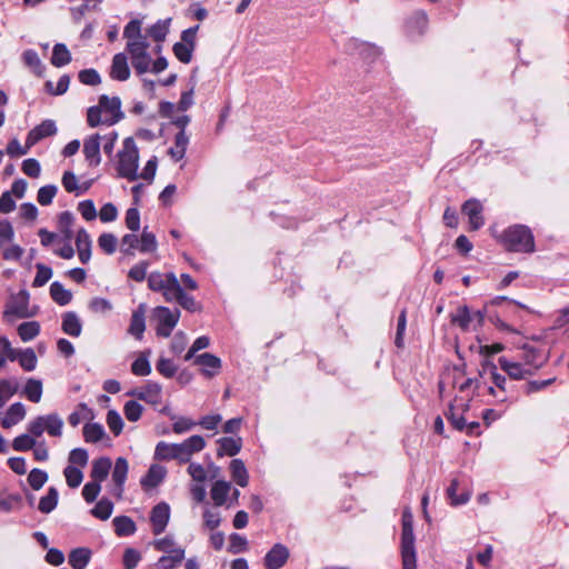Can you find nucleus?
Returning a JSON list of instances; mask_svg holds the SVG:
<instances>
[{
  "label": "nucleus",
  "instance_id": "1",
  "mask_svg": "<svg viewBox=\"0 0 569 569\" xmlns=\"http://www.w3.org/2000/svg\"><path fill=\"white\" fill-rule=\"evenodd\" d=\"M402 528L400 540V553L402 560V569L417 568L416 538L413 535V516L409 508L402 512Z\"/></svg>",
  "mask_w": 569,
  "mask_h": 569
},
{
  "label": "nucleus",
  "instance_id": "2",
  "mask_svg": "<svg viewBox=\"0 0 569 569\" xmlns=\"http://www.w3.org/2000/svg\"><path fill=\"white\" fill-rule=\"evenodd\" d=\"M502 243L510 251L533 252L535 240L531 230L522 224H515L503 231L500 237Z\"/></svg>",
  "mask_w": 569,
  "mask_h": 569
},
{
  "label": "nucleus",
  "instance_id": "3",
  "mask_svg": "<svg viewBox=\"0 0 569 569\" xmlns=\"http://www.w3.org/2000/svg\"><path fill=\"white\" fill-rule=\"evenodd\" d=\"M118 174L129 181L138 179L139 151L133 138L123 140L122 149L118 152Z\"/></svg>",
  "mask_w": 569,
  "mask_h": 569
},
{
  "label": "nucleus",
  "instance_id": "4",
  "mask_svg": "<svg viewBox=\"0 0 569 569\" xmlns=\"http://www.w3.org/2000/svg\"><path fill=\"white\" fill-rule=\"evenodd\" d=\"M30 295L26 289L20 290L17 293H11L3 311V317L8 321H12L13 318H31L36 316L38 308H29Z\"/></svg>",
  "mask_w": 569,
  "mask_h": 569
},
{
  "label": "nucleus",
  "instance_id": "5",
  "mask_svg": "<svg viewBox=\"0 0 569 569\" xmlns=\"http://www.w3.org/2000/svg\"><path fill=\"white\" fill-rule=\"evenodd\" d=\"M149 42L146 43H127L126 49L130 54L131 64L138 76L150 71L152 58L148 52Z\"/></svg>",
  "mask_w": 569,
  "mask_h": 569
},
{
  "label": "nucleus",
  "instance_id": "6",
  "mask_svg": "<svg viewBox=\"0 0 569 569\" xmlns=\"http://www.w3.org/2000/svg\"><path fill=\"white\" fill-rule=\"evenodd\" d=\"M153 318L158 322L157 335L160 337H169L177 326L180 317V311H171L167 307H157L153 309Z\"/></svg>",
  "mask_w": 569,
  "mask_h": 569
},
{
  "label": "nucleus",
  "instance_id": "7",
  "mask_svg": "<svg viewBox=\"0 0 569 569\" xmlns=\"http://www.w3.org/2000/svg\"><path fill=\"white\" fill-rule=\"evenodd\" d=\"M98 104L101 107L104 116H108L106 126H113L124 118V114L121 111V100L119 97L110 98L107 94H102L99 98Z\"/></svg>",
  "mask_w": 569,
  "mask_h": 569
},
{
  "label": "nucleus",
  "instance_id": "8",
  "mask_svg": "<svg viewBox=\"0 0 569 569\" xmlns=\"http://www.w3.org/2000/svg\"><path fill=\"white\" fill-rule=\"evenodd\" d=\"M204 447L206 441L203 437L198 435L189 437L181 443H177L178 461L180 463L189 462L191 457L200 452Z\"/></svg>",
  "mask_w": 569,
  "mask_h": 569
},
{
  "label": "nucleus",
  "instance_id": "9",
  "mask_svg": "<svg viewBox=\"0 0 569 569\" xmlns=\"http://www.w3.org/2000/svg\"><path fill=\"white\" fill-rule=\"evenodd\" d=\"M290 557V551L287 546L276 543L266 553L263 558V566L266 569H280L282 568Z\"/></svg>",
  "mask_w": 569,
  "mask_h": 569
},
{
  "label": "nucleus",
  "instance_id": "10",
  "mask_svg": "<svg viewBox=\"0 0 569 569\" xmlns=\"http://www.w3.org/2000/svg\"><path fill=\"white\" fill-rule=\"evenodd\" d=\"M461 211L468 217L471 230H478L485 224V218L482 216L483 207L479 200H467L462 204Z\"/></svg>",
  "mask_w": 569,
  "mask_h": 569
},
{
  "label": "nucleus",
  "instance_id": "11",
  "mask_svg": "<svg viewBox=\"0 0 569 569\" xmlns=\"http://www.w3.org/2000/svg\"><path fill=\"white\" fill-rule=\"evenodd\" d=\"M151 405H158L161 401V386L153 381H148L143 387L136 388L127 393Z\"/></svg>",
  "mask_w": 569,
  "mask_h": 569
},
{
  "label": "nucleus",
  "instance_id": "12",
  "mask_svg": "<svg viewBox=\"0 0 569 569\" xmlns=\"http://www.w3.org/2000/svg\"><path fill=\"white\" fill-rule=\"evenodd\" d=\"M170 518V507L166 502H160L152 508L151 511V523L152 532L160 535L164 531Z\"/></svg>",
  "mask_w": 569,
  "mask_h": 569
},
{
  "label": "nucleus",
  "instance_id": "13",
  "mask_svg": "<svg viewBox=\"0 0 569 569\" xmlns=\"http://www.w3.org/2000/svg\"><path fill=\"white\" fill-rule=\"evenodd\" d=\"M500 368L513 380H522L529 376L535 375L531 368L526 367L523 363L510 361L505 357L498 359Z\"/></svg>",
  "mask_w": 569,
  "mask_h": 569
},
{
  "label": "nucleus",
  "instance_id": "14",
  "mask_svg": "<svg viewBox=\"0 0 569 569\" xmlns=\"http://www.w3.org/2000/svg\"><path fill=\"white\" fill-rule=\"evenodd\" d=\"M101 136L96 133L83 141V154L90 167H98L101 162L100 148Z\"/></svg>",
  "mask_w": 569,
  "mask_h": 569
},
{
  "label": "nucleus",
  "instance_id": "15",
  "mask_svg": "<svg viewBox=\"0 0 569 569\" xmlns=\"http://www.w3.org/2000/svg\"><path fill=\"white\" fill-rule=\"evenodd\" d=\"M523 365L533 370V373L547 362V356L531 345L522 346Z\"/></svg>",
  "mask_w": 569,
  "mask_h": 569
},
{
  "label": "nucleus",
  "instance_id": "16",
  "mask_svg": "<svg viewBox=\"0 0 569 569\" xmlns=\"http://www.w3.org/2000/svg\"><path fill=\"white\" fill-rule=\"evenodd\" d=\"M146 311L147 307L144 303H140L138 308L132 312L130 326L128 332L136 339L141 340L146 330Z\"/></svg>",
  "mask_w": 569,
  "mask_h": 569
},
{
  "label": "nucleus",
  "instance_id": "17",
  "mask_svg": "<svg viewBox=\"0 0 569 569\" xmlns=\"http://www.w3.org/2000/svg\"><path fill=\"white\" fill-rule=\"evenodd\" d=\"M57 133V127L54 121L44 120L28 133V147L34 146L40 140L51 137Z\"/></svg>",
  "mask_w": 569,
  "mask_h": 569
},
{
  "label": "nucleus",
  "instance_id": "18",
  "mask_svg": "<svg viewBox=\"0 0 569 569\" xmlns=\"http://www.w3.org/2000/svg\"><path fill=\"white\" fill-rule=\"evenodd\" d=\"M110 77L118 81H126L129 79L130 69L128 66V58L124 53L120 52L113 56Z\"/></svg>",
  "mask_w": 569,
  "mask_h": 569
},
{
  "label": "nucleus",
  "instance_id": "19",
  "mask_svg": "<svg viewBox=\"0 0 569 569\" xmlns=\"http://www.w3.org/2000/svg\"><path fill=\"white\" fill-rule=\"evenodd\" d=\"M129 466L126 458L119 457L116 460L113 471H112V481L116 486V496L121 497L123 492V485L127 479Z\"/></svg>",
  "mask_w": 569,
  "mask_h": 569
},
{
  "label": "nucleus",
  "instance_id": "20",
  "mask_svg": "<svg viewBox=\"0 0 569 569\" xmlns=\"http://www.w3.org/2000/svg\"><path fill=\"white\" fill-rule=\"evenodd\" d=\"M26 407L21 402L12 403L6 411L4 417L1 419V427L4 429H10L16 426L20 421H22L26 417Z\"/></svg>",
  "mask_w": 569,
  "mask_h": 569
},
{
  "label": "nucleus",
  "instance_id": "21",
  "mask_svg": "<svg viewBox=\"0 0 569 569\" xmlns=\"http://www.w3.org/2000/svg\"><path fill=\"white\" fill-rule=\"evenodd\" d=\"M152 545L158 551L167 553L166 556H176V560H178L179 558H184V549L178 546V543L171 536L157 539L153 541Z\"/></svg>",
  "mask_w": 569,
  "mask_h": 569
},
{
  "label": "nucleus",
  "instance_id": "22",
  "mask_svg": "<svg viewBox=\"0 0 569 569\" xmlns=\"http://www.w3.org/2000/svg\"><path fill=\"white\" fill-rule=\"evenodd\" d=\"M91 238L83 228L77 232L76 247L79 259L82 263H88L91 258Z\"/></svg>",
  "mask_w": 569,
  "mask_h": 569
},
{
  "label": "nucleus",
  "instance_id": "23",
  "mask_svg": "<svg viewBox=\"0 0 569 569\" xmlns=\"http://www.w3.org/2000/svg\"><path fill=\"white\" fill-rule=\"evenodd\" d=\"M167 473L164 467L160 465H151L147 475L142 477L140 483L143 488H154L162 482Z\"/></svg>",
  "mask_w": 569,
  "mask_h": 569
},
{
  "label": "nucleus",
  "instance_id": "24",
  "mask_svg": "<svg viewBox=\"0 0 569 569\" xmlns=\"http://www.w3.org/2000/svg\"><path fill=\"white\" fill-rule=\"evenodd\" d=\"M219 448L217 455L219 457L230 456L233 457L241 450V438L223 437L218 440Z\"/></svg>",
  "mask_w": 569,
  "mask_h": 569
},
{
  "label": "nucleus",
  "instance_id": "25",
  "mask_svg": "<svg viewBox=\"0 0 569 569\" xmlns=\"http://www.w3.org/2000/svg\"><path fill=\"white\" fill-rule=\"evenodd\" d=\"M62 331L71 337H79L82 331V323L73 311H68L62 317Z\"/></svg>",
  "mask_w": 569,
  "mask_h": 569
},
{
  "label": "nucleus",
  "instance_id": "26",
  "mask_svg": "<svg viewBox=\"0 0 569 569\" xmlns=\"http://www.w3.org/2000/svg\"><path fill=\"white\" fill-rule=\"evenodd\" d=\"M90 558V549L84 547L76 548L69 553V565L73 569H84L88 566Z\"/></svg>",
  "mask_w": 569,
  "mask_h": 569
},
{
  "label": "nucleus",
  "instance_id": "27",
  "mask_svg": "<svg viewBox=\"0 0 569 569\" xmlns=\"http://www.w3.org/2000/svg\"><path fill=\"white\" fill-rule=\"evenodd\" d=\"M111 468V460L109 458L102 457L93 460L91 468V478L97 482H102L109 475Z\"/></svg>",
  "mask_w": 569,
  "mask_h": 569
},
{
  "label": "nucleus",
  "instance_id": "28",
  "mask_svg": "<svg viewBox=\"0 0 569 569\" xmlns=\"http://www.w3.org/2000/svg\"><path fill=\"white\" fill-rule=\"evenodd\" d=\"M112 523L114 531L119 537L131 536L137 530L134 521L127 516H118L113 518Z\"/></svg>",
  "mask_w": 569,
  "mask_h": 569
},
{
  "label": "nucleus",
  "instance_id": "29",
  "mask_svg": "<svg viewBox=\"0 0 569 569\" xmlns=\"http://www.w3.org/2000/svg\"><path fill=\"white\" fill-rule=\"evenodd\" d=\"M194 362L203 367L202 372L207 377H212L214 372H210L208 369L218 370L221 367V360L212 353L204 352L196 357Z\"/></svg>",
  "mask_w": 569,
  "mask_h": 569
},
{
  "label": "nucleus",
  "instance_id": "30",
  "mask_svg": "<svg viewBox=\"0 0 569 569\" xmlns=\"http://www.w3.org/2000/svg\"><path fill=\"white\" fill-rule=\"evenodd\" d=\"M230 489L231 483L224 480H218L212 485L210 493L216 506L220 507L226 503Z\"/></svg>",
  "mask_w": 569,
  "mask_h": 569
},
{
  "label": "nucleus",
  "instance_id": "31",
  "mask_svg": "<svg viewBox=\"0 0 569 569\" xmlns=\"http://www.w3.org/2000/svg\"><path fill=\"white\" fill-rule=\"evenodd\" d=\"M123 37L127 43H146L147 38L141 33V22L139 20H131L123 30Z\"/></svg>",
  "mask_w": 569,
  "mask_h": 569
},
{
  "label": "nucleus",
  "instance_id": "32",
  "mask_svg": "<svg viewBox=\"0 0 569 569\" xmlns=\"http://www.w3.org/2000/svg\"><path fill=\"white\" fill-rule=\"evenodd\" d=\"M21 59L24 66L28 67L34 74L39 77L43 74L44 67L39 54L34 50H24L21 56Z\"/></svg>",
  "mask_w": 569,
  "mask_h": 569
},
{
  "label": "nucleus",
  "instance_id": "33",
  "mask_svg": "<svg viewBox=\"0 0 569 569\" xmlns=\"http://www.w3.org/2000/svg\"><path fill=\"white\" fill-rule=\"evenodd\" d=\"M167 288H164L161 292L167 301H179V297L181 296L183 289L179 283L176 274L173 272L168 273Z\"/></svg>",
  "mask_w": 569,
  "mask_h": 569
},
{
  "label": "nucleus",
  "instance_id": "34",
  "mask_svg": "<svg viewBox=\"0 0 569 569\" xmlns=\"http://www.w3.org/2000/svg\"><path fill=\"white\" fill-rule=\"evenodd\" d=\"M51 64L61 68L71 62V53L64 43H56L52 49Z\"/></svg>",
  "mask_w": 569,
  "mask_h": 569
},
{
  "label": "nucleus",
  "instance_id": "35",
  "mask_svg": "<svg viewBox=\"0 0 569 569\" xmlns=\"http://www.w3.org/2000/svg\"><path fill=\"white\" fill-rule=\"evenodd\" d=\"M31 402L38 403L42 397V382L41 380L29 378L21 392Z\"/></svg>",
  "mask_w": 569,
  "mask_h": 569
},
{
  "label": "nucleus",
  "instance_id": "36",
  "mask_svg": "<svg viewBox=\"0 0 569 569\" xmlns=\"http://www.w3.org/2000/svg\"><path fill=\"white\" fill-rule=\"evenodd\" d=\"M230 470L232 479L240 487H247L249 481V475L247 468L241 459H233L230 462Z\"/></svg>",
  "mask_w": 569,
  "mask_h": 569
},
{
  "label": "nucleus",
  "instance_id": "37",
  "mask_svg": "<svg viewBox=\"0 0 569 569\" xmlns=\"http://www.w3.org/2000/svg\"><path fill=\"white\" fill-rule=\"evenodd\" d=\"M151 350L142 351L138 358L131 365V371L136 376L144 377L150 375L151 366L149 362V356Z\"/></svg>",
  "mask_w": 569,
  "mask_h": 569
},
{
  "label": "nucleus",
  "instance_id": "38",
  "mask_svg": "<svg viewBox=\"0 0 569 569\" xmlns=\"http://www.w3.org/2000/svg\"><path fill=\"white\" fill-rule=\"evenodd\" d=\"M189 143V138L186 134V131H179L174 138V146L169 149V154L173 160H181L184 154Z\"/></svg>",
  "mask_w": 569,
  "mask_h": 569
},
{
  "label": "nucleus",
  "instance_id": "39",
  "mask_svg": "<svg viewBox=\"0 0 569 569\" xmlns=\"http://www.w3.org/2000/svg\"><path fill=\"white\" fill-rule=\"evenodd\" d=\"M156 460H178L177 443L158 442L154 449Z\"/></svg>",
  "mask_w": 569,
  "mask_h": 569
},
{
  "label": "nucleus",
  "instance_id": "40",
  "mask_svg": "<svg viewBox=\"0 0 569 569\" xmlns=\"http://www.w3.org/2000/svg\"><path fill=\"white\" fill-rule=\"evenodd\" d=\"M50 296L59 306H67L72 299L71 291L67 290L62 283L54 281L50 286Z\"/></svg>",
  "mask_w": 569,
  "mask_h": 569
},
{
  "label": "nucleus",
  "instance_id": "41",
  "mask_svg": "<svg viewBox=\"0 0 569 569\" xmlns=\"http://www.w3.org/2000/svg\"><path fill=\"white\" fill-rule=\"evenodd\" d=\"M19 382L16 378L0 380V408L18 391Z\"/></svg>",
  "mask_w": 569,
  "mask_h": 569
},
{
  "label": "nucleus",
  "instance_id": "42",
  "mask_svg": "<svg viewBox=\"0 0 569 569\" xmlns=\"http://www.w3.org/2000/svg\"><path fill=\"white\" fill-rule=\"evenodd\" d=\"M451 322L467 331L472 322V317L467 306H460L455 313L450 316Z\"/></svg>",
  "mask_w": 569,
  "mask_h": 569
},
{
  "label": "nucleus",
  "instance_id": "43",
  "mask_svg": "<svg viewBox=\"0 0 569 569\" xmlns=\"http://www.w3.org/2000/svg\"><path fill=\"white\" fill-rule=\"evenodd\" d=\"M58 498H59L58 490L54 487H50L48 489L47 495L40 499L38 509L42 513H50L52 510L56 509V507L58 505Z\"/></svg>",
  "mask_w": 569,
  "mask_h": 569
},
{
  "label": "nucleus",
  "instance_id": "44",
  "mask_svg": "<svg viewBox=\"0 0 569 569\" xmlns=\"http://www.w3.org/2000/svg\"><path fill=\"white\" fill-rule=\"evenodd\" d=\"M74 222V216L70 211H63L59 214L58 227L60 232L63 234L66 241L70 242L73 237L72 224Z\"/></svg>",
  "mask_w": 569,
  "mask_h": 569
},
{
  "label": "nucleus",
  "instance_id": "45",
  "mask_svg": "<svg viewBox=\"0 0 569 569\" xmlns=\"http://www.w3.org/2000/svg\"><path fill=\"white\" fill-rule=\"evenodd\" d=\"M40 333V323L38 321L22 322L18 327V335L22 341L33 340Z\"/></svg>",
  "mask_w": 569,
  "mask_h": 569
},
{
  "label": "nucleus",
  "instance_id": "46",
  "mask_svg": "<svg viewBox=\"0 0 569 569\" xmlns=\"http://www.w3.org/2000/svg\"><path fill=\"white\" fill-rule=\"evenodd\" d=\"M44 417V431L49 436L60 437L62 435L63 420L57 413L46 415Z\"/></svg>",
  "mask_w": 569,
  "mask_h": 569
},
{
  "label": "nucleus",
  "instance_id": "47",
  "mask_svg": "<svg viewBox=\"0 0 569 569\" xmlns=\"http://www.w3.org/2000/svg\"><path fill=\"white\" fill-rule=\"evenodd\" d=\"M482 372L483 373L489 372L490 379H491L492 383L495 385V387H497L501 392L506 391L507 379L505 376L497 372V367L495 363L486 360L482 363Z\"/></svg>",
  "mask_w": 569,
  "mask_h": 569
},
{
  "label": "nucleus",
  "instance_id": "48",
  "mask_svg": "<svg viewBox=\"0 0 569 569\" xmlns=\"http://www.w3.org/2000/svg\"><path fill=\"white\" fill-rule=\"evenodd\" d=\"M104 435V429L100 423H86L83 427V437L87 442L96 443L100 441Z\"/></svg>",
  "mask_w": 569,
  "mask_h": 569
},
{
  "label": "nucleus",
  "instance_id": "49",
  "mask_svg": "<svg viewBox=\"0 0 569 569\" xmlns=\"http://www.w3.org/2000/svg\"><path fill=\"white\" fill-rule=\"evenodd\" d=\"M21 368L26 371H33L37 367V356L33 349H21L17 357Z\"/></svg>",
  "mask_w": 569,
  "mask_h": 569
},
{
  "label": "nucleus",
  "instance_id": "50",
  "mask_svg": "<svg viewBox=\"0 0 569 569\" xmlns=\"http://www.w3.org/2000/svg\"><path fill=\"white\" fill-rule=\"evenodd\" d=\"M158 243L156 236L148 231L147 227L143 229L141 238L139 239L140 252L148 253L157 250Z\"/></svg>",
  "mask_w": 569,
  "mask_h": 569
},
{
  "label": "nucleus",
  "instance_id": "51",
  "mask_svg": "<svg viewBox=\"0 0 569 569\" xmlns=\"http://www.w3.org/2000/svg\"><path fill=\"white\" fill-rule=\"evenodd\" d=\"M112 510L113 503L110 500L103 498L92 508L91 513L100 520H107L110 518Z\"/></svg>",
  "mask_w": 569,
  "mask_h": 569
},
{
  "label": "nucleus",
  "instance_id": "52",
  "mask_svg": "<svg viewBox=\"0 0 569 569\" xmlns=\"http://www.w3.org/2000/svg\"><path fill=\"white\" fill-rule=\"evenodd\" d=\"M102 113L103 111L99 104L90 107L87 111V122L89 127L96 128L100 124H106L108 116H103Z\"/></svg>",
  "mask_w": 569,
  "mask_h": 569
},
{
  "label": "nucleus",
  "instance_id": "53",
  "mask_svg": "<svg viewBox=\"0 0 569 569\" xmlns=\"http://www.w3.org/2000/svg\"><path fill=\"white\" fill-rule=\"evenodd\" d=\"M70 84V77L68 74H63L58 80V83L56 87H53L52 81H47L44 87L47 89V92H49L52 96H61L68 91Z\"/></svg>",
  "mask_w": 569,
  "mask_h": 569
},
{
  "label": "nucleus",
  "instance_id": "54",
  "mask_svg": "<svg viewBox=\"0 0 569 569\" xmlns=\"http://www.w3.org/2000/svg\"><path fill=\"white\" fill-rule=\"evenodd\" d=\"M63 475L66 477L67 485L70 488H77L81 485L83 480V473L82 471L73 466L66 467Z\"/></svg>",
  "mask_w": 569,
  "mask_h": 569
},
{
  "label": "nucleus",
  "instance_id": "55",
  "mask_svg": "<svg viewBox=\"0 0 569 569\" xmlns=\"http://www.w3.org/2000/svg\"><path fill=\"white\" fill-rule=\"evenodd\" d=\"M37 445L36 439L29 433L16 437L12 441V448L16 451H28Z\"/></svg>",
  "mask_w": 569,
  "mask_h": 569
},
{
  "label": "nucleus",
  "instance_id": "56",
  "mask_svg": "<svg viewBox=\"0 0 569 569\" xmlns=\"http://www.w3.org/2000/svg\"><path fill=\"white\" fill-rule=\"evenodd\" d=\"M37 274L33 279L32 286L38 288L44 286L52 277V269L43 263H37Z\"/></svg>",
  "mask_w": 569,
  "mask_h": 569
},
{
  "label": "nucleus",
  "instance_id": "57",
  "mask_svg": "<svg viewBox=\"0 0 569 569\" xmlns=\"http://www.w3.org/2000/svg\"><path fill=\"white\" fill-rule=\"evenodd\" d=\"M170 419L174 420L172 430L178 435L190 431L197 425V422L187 417H177L176 415H171Z\"/></svg>",
  "mask_w": 569,
  "mask_h": 569
},
{
  "label": "nucleus",
  "instance_id": "58",
  "mask_svg": "<svg viewBox=\"0 0 569 569\" xmlns=\"http://www.w3.org/2000/svg\"><path fill=\"white\" fill-rule=\"evenodd\" d=\"M48 480V473L41 469H32L28 476V482L33 490H40Z\"/></svg>",
  "mask_w": 569,
  "mask_h": 569
},
{
  "label": "nucleus",
  "instance_id": "59",
  "mask_svg": "<svg viewBox=\"0 0 569 569\" xmlns=\"http://www.w3.org/2000/svg\"><path fill=\"white\" fill-rule=\"evenodd\" d=\"M168 31H169V20H167V21L159 20L157 23H154L153 26H151L149 28L148 33L153 40L160 42L166 39Z\"/></svg>",
  "mask_w": 569,
  "mask_h": 569
},
{
  "label": "nucleus",
  "instance_id": "60",
  "mask_svg": "<svg viewBox=\"0 0 569 569\" xmlns=\"http://www.w3.org/2000/svg\"><path fill=\"white\" fill-rule=\"evenodd\" d=\"M142 411L143 407L134 400L126 402L123 408L126 418L132 422H136L141 418Z\"/></svg>",
  "mask_w": 569,
  "mask_h": 569
},
{
  "label": "nucleus",
  "instance_id": "61",
  "mask_svg": "<svg viewBox=\"0 0 569 569\" xmlns=\"http://www.w3.org/2000/svg\"><path fill=\"white\" fill-rule=\"evenodd\" d=\"M193 50L194 48L190 44H184L182 42H177L173 46V53L182 63H189L191 61Z\"/></svg>",
  "mask_w": 569,
  "mask_h": 569
},
{
  "label": "nucleus",
  "instance_id": "62",
  "mask_svg": "<svg viewBox=\"0 0 569 569\" xmlns=\"http://www.w3.org/2000/svg\"><path fill=\"white\" fill-rule=\"evenodd\" d=\"M57 187L54 184H47L41 187L38 190L37 200L41 206H49L56 193H57Z\"/></svg>",
  "mask_w": 569,
  "mask_h": 569
},
{
  "label": "nucleus",
  "instance_id": "63",
  "mask_svg": "<svg viewBox=\"0 0 569 569\" xmlns=\"http://www.w3.org/2000/svg\"><path fill=\"white\" fill-rule=\"evenodd\" d=\"M427 27V16L422 11L416 12L408 22V29L411 32L421 33Z\"/></svg>",
  "mask_w": 569,
  "mask_h": 569
},
{
  "label": "nucleus",
  "instance_id": "64",
  "mask_svg": "<svg viewBox=\"0 0 569 569\" xmlns=\"http://www.w3.org/2000/svg\"><path fill=\"white\" fill-rule=\"evenodd\" d=\"M118 239L112 233H102L98 239L99 247L108 254H112L117 249Z\"/></svg>",
  "mask_w": 569,
  "mask_h": 569
}]
</instances>
